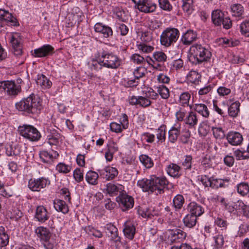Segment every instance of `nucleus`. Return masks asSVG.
Listing matches in <instances>:
<instances>
[{
    "instance_id": "nucleus-1",
    "label": "nucleus",
    "mask_w": 249,
    "mask_h": 249,
    "mask_svg": "<svg viewBox=\"0 0 249 249\" xmlns=\"http://www.w3.org/2000/svg\"><path fill=\"white\" fill-rule=\"evenodd\" d=\"M15 107L22 114L32 117L37 116L43 109L41 99L34 93L17 102Z\"/></svg>"
},
{
    "instance_id": "nucleus-2",
    "label": "nucleus",
    "mask_w": 249,
    "mask_h": 249,
    "mask_svg": "<svg viewBox=\"0 0 249 249\" xmlns=\"http://www.w3.org/2000/svg\"><path fill=\"white\" fill-rule=\"evenodd\" d=\"M180 36V32L178 28L169 27L165 29L160 36V44L168 48L173 46L178 41Z\"/></svg>"
},
{
    "instance_id": "nucleus-3",
    "label": "nucleus",
    "mask_w": 249,
    "mask_h": 249,
    "mask_svg": "<svg viewBox=\"0 0 249 249\" xmlns=\"http://www.w3.org/2000/svg\"><path fill=\"white\" fill-rule=\"evenodd\" d=\"M190 50L193 53V56L196 63L198 64L208 62L211 58V51L209 49L203 47L201 44H195L193 45L190 48Z\"/></svg>"
},
{
    "instance_id": "nucleus-4",
    "label": "nucleus",
    "mask_w": 249,
    "mask_h": 249,
    "mask_svg": "<svg viewBox=\"0 0 249 249\" xmlns=\"http://www.w3.org/2000/svg\"><path fill=\"white\" fill-rule=\"evenodd\" d=\"M19 134L24 138L31 142H37L41 138V134L34 126L23 124L18 128Z\"/></svg>"
},
{
    "instance_id": "nucleus-5",
    "label": "nucleus",
    "mask_w": 249,
    "mask_h": 249,
    "mask_svg": "<svg viewBox=\"0 0 249 249\" xmlns=\"http://www.w3.org/2000/svg\"><path fill=\"white\" fill-rule=\"evenodd\" d=\"M21 89L19 85L16 84L12 81H3L0 82V92H4L7 95L16 97L21 91Z\"/></svg>"
},
{
    "instance_id": "nucleus-6",
    "label": "nucleus",
    "mask_w": 249,
    "mask_h": 249,
    "mask_svg": "<svg viewBox=\"0 0 249 249\" xmlns=\"http://www.w3.org/2000/svg\"><path fill=\"white\" fill-rule=\"evenodd\" d=\"M152 193L156 195L163 194L164 192V189L168 184V181L164 177H157L152 176Z\"/></svg>"
},
{
    "instance_id": "nucleus-7",
    "label": "nucleus",
    "mask_w": 249,
    "mask_h": 249,
    "mask_svg": "<svg viewBox=\"0 0 249 249\" xmlns=\"http://www.w3.org/2000/svg\"><path fill=\"white\" fill-rule=\"evenodd\" d=\"M50 184L48 178L41 177L38 178H31L28 181V188L34 192H39L41 189L45 188Z\"/></svg>"
},
{
    "instance_id": "nucleus-8",
    "label": "nucleus",
    "mask_w": 249,
    "mask_h": 249,
    "mask_svg": "<svg viewBox=\"0 0 249 249\" xmlns=\"http://www.w3.org/2000/svg\"><path fill=\"white\" fill-rule=\"evenodd\" d=\"M200 181L205 187H210L213 189L225 187L224 180L215 178L213 177L209 178L206 175L201 177Z\"/></svg>"
},
{
    "instance_id": "nucleus-9",
    "label": "nucleus",
    "mask_w": 249,
    "mask_h": 249,
    "mask_svg": "<svg viewBox=\"0 0 249 249\" xmlns=\"http://www.w3.org/2000/svg\"><path fill=\"white\" fill-rule=\"evenodd\" d=\"M116 201L123 208V210H127L133 207L134 198L125 192L116 197Z\"/></svg>"
},
{
    "instance_id": "nucleus-10",
    "label": "nucleus",
    "mask_w": 249,
    "mask_h": 249,
    "mask_svg": "<svg viewBox=\"0 0 249 249\" xmlns=\"http://www.w3.org/2000/svg\"><path fill=\"white\" fill-rule=\"evenodd\" d=\"M21 37L18 33H13L10 37V42L16 55H21L22 53V45Z\"/></svg>"
},
{
    "instance_id": "nucleus-11",
    "label": "nucleus",
    "mask_w": 249,
    "mask_h": 249,
    "mask_svg": "<svg viewBox=\"0 0 249 249\" xmlns=\"http://www.w3.org/2000/svg\"><path fill=\"white\" fill-rule=\"evenodd\" d=\"M134 7L140 12L147 14L155 12L157 5L152 0H142L137 5H134Z\"/></svg>"
},
{
    "instance_id": "nucleus-12",
    "label": "nucleus",
    "mask_w": 249,
    "mask_h": 249,
    "mask_svg": "<svg viewBox=\"0 0 249 249\" xmlns=\"http://www.w3.org/2000/svg\"><path fill=\"white\" fill-rule=\"evenodd\" d=\"M197 36L198 35L196 31L192 29H188L182 34L180 42L185 46H189L196 41L198 38Z\"/></svg>"
},
{
    "instance_id": "nucleus-13",
    "label": "nucleus",
    "mask_w": 249,
    "mask_h": 249,
    "mask_svg": "<svg viewBox=\"0 0 249 249\" xmlns=\"http://www.w3.org/2000/svg\"><path fill=\"white\" fill-rule=\"evenodd\" d=\"M128 102L129 104L132 106H139L143 108L149 107L152 104V101L145 96H136L133 95L129 98Z\"/></svg>"
},
{
    "instance_id": "nucleus-14",
    "label": "nucleus",
    "mask_w": 249,
    "mask_h": 249,
    "mask_svg": "<svg viewBox=\"0 0 249 249\" xmlns=\"http://www.w3.org/2000/svg\"><path fill=\"white\" fill-rule=\"evenodd\" d=\"M226 140L232 146L240 145L243 141V135L239 132L230 131L226 134Z\"/></svg>"
},
{
    "instance_id": "nucleus-15",
    "label": "nucleus",
    "mask_w": 249,
    "mask_h": 249,
    "mask_svg": "<svg viewBox=\"0 0 249 249\" xmlns=\"http://www.w3.org/2000/svg\"><path fill=\"white\" fill-rule=\"evenodd\" d=\"M59 156L58 153L54 150L50 151L42 150L39 153V157L41 161L48 164H52L54 160L57 159Z\"/></svg>"
},
{
    "instance_id": "nucleus-16",
    "label": "nucleus",
    "mask_w": 249,
    "mask_h": 249,
    "mask_svg": "<svg viewBox=\"0 0 249 249\" xmlns=\"http://www.w3.org/2000/svg\"><path fill=\"white\" fill-rule=\"evenodd\" d=\"M50 218V214L47 209L43 205L37 206L36 207L34 218L36 221L41 223H44Z\"/></svg>"
},
{
    "instance_id": "nucleus-17",
    "label": "nucleus",
    "mask_w": 249,
    "mask_h": 249,
    "mask_svg": "<svg viewBox=\"0 0 249 249\" xmlns=\"http://www.w3.org/2000/svg\"><path fill=\"white\" fill-rule=\"evenodd\" d=\"M34 56L44 57L52 55L54 52V48L50 44H45L34 50Z\"/></svg>"
},
{
    "instance_id": "nucleus-18",
    "label": "nucleus",
    "mask_w": 249,
    "mask_h": 249,
    "mask_svg": "<svg viewBox=\"0 0 249 249\" xmlns=\"http://www.w3.org/2000/svg\"><path fill=\"white\" fill-rule=\"evenodd\" d=\"M187 210L190 213L198 217L205 212V208L199 203L192 201L187 206Z\"/></svg>"
},
{
    "instance_id": "nucleus-19",
    "label": "nucleus",
    "mask_w": 249,
    "mask_h": 249,
    "mask_svg": "<svg viewBox=\"0 0 249 249\" xmlns=\"http://www.w3.org/2000/svg\"><path fill=\"white\" fill-rule=\"evenodd\" d=\"M121 244V238L118 236L117 228L110 223V245L118 249Z\"/></svg>"
},
{
    "instance_id": "nucleus-20",
    "label": "nucleus",
    "mask_w": 249,
    "mask_h": 249,
    "mask_svg": "<svg viewBox=\"0 0 249 249\" xmlns=\"http://www.w3.org/2000/svg\"><path fill=\"white\" fill-rule=\"evenodd\" d=\"M123 232L124 236L129 240H132L136 233L134 224L130 220L126 221L124 225Z\"/></svg>"
},
{
    "instance_id": "nucleus-21",
    "label": "nucleus",
    "mask_w": 249,
    "mask_h": 249,
    "mask_svg": "<svg viewBox=\"0 0 249 249\" xmlns=\"http://www.w3.org/2000/svg\"><path fill=\"white\" fill-rule=\"evenodd\" d=\"M191 98V94L189 91H184L180 93L178 100V104L182 107H189L192 108L193 105L190 104Z\"/></svg>"
},
{
    "instance_id": "nucleus-22",
    "label": "nucleus",
    "mask_w": 249,
    "mask_h": 249,
    "mask_svg": "<svg viewBox=\"0 0 249 249\" xmlns=\"http://www.w3.org/2000/svg\"><path fill=\"white\" fill-rule=\"evenodd\" d=\"M35 233L37 237L39 238L41 242L50 240L51 236L50 230L48 228L43 226L37 227L35 230Z\"/></svg>"
},
{
    "instance_id": "nucleus-23",
    "label": "nucleus",
    "mask_w": 249,
    "mask_h": 249,
    "mask_svg": "<svg viewBox=\"0 0 249 249\" xmlns=\"http://www.w3.org/2000/svg\"><path fill=\"white\" fill-rule=\"evenodd\" d=\"M152 179L151 176L149 179L146 178L140 179L137 181V184L138 187L141 188L143 192L152 193Z\"/></svg>"
},
{
    "instance_id": "nucleus-24",
    "label": "nucleus",
    "mask_w": 249,
    "mask_h": 249,
    "mask_svg": "<svg viewBox=\"0 0 249 249\" xmlns=\"http://www.w3.org/2000/svg\"><path fill=\"white\" fill-rule=\"evenodd\" d=\"M193 109L204 118H208L210 112L207 106L202 103L195 104L193 105Z\"/></svg>"
},
{
    "instance_id": "nucleus-25",
    "label": "nucleus",
    "mask_w": 249,
    "mask_h": 249,
    "mask_svg": "<svg viewBox=\"0 0 249 249\" xmlns=\"http://www.w3.org/2000/svg\"><path fill=\"white\" fill-rule=\"evenodd\" d=\"M211 17L213 23L216 26H221L224 18L223 12L220 9L214 10L212 12Z\"/></svg>"
},
{
    "instance_id": "nucleus-26",
    "label": "nucleus",
    "mask_w": 249,
    "mask_h": 249,
    "mask_svg": "<svg viewBox=\"0 0 249 249\" xmlns=\"http://www.w3.org/2000/svg\"><path fill=\"white\" fill-rule=\"evenodd\" d=\"M181 167L176 163H170L166 168L167 174L174 178H179L181 176Z\"/></svg>"
},
{
    "instance_id": "nucleus-27",
    "label": "nucleus",
    "mask_w": 249,
    "mask_h": 249,
    "mask_svg": "<svg viewBox=\"0 0 249 249\" xmlns=\"http://www.w3.org/2000/svg\"><path fill=\"white\" fill-rule=\"evenodd\" d=\"M53 204L54 208L57 212H61L64 214L68 213L69 207L64 200L55 199L53 201Z\"/></svg>"
},
{
    "instance_id": "nucleus-28",
    "label": "nucleus",
    "mask_w": 249,
    "mask_h": 249,
    "mask_svg": "<svg viewBox=\"0 0 249 249\" xmlns=\"http://www.w3.org/2000/svg\"><path fill=\"white\" fill-rule=\"evenodd\" d=\"M198 116L195 112L190 111L184 119L185 123L190 128H195L198 123Z\"/></svg>"
},
{
    "instance_id": "nucleus-29",
    "label": "nucleus",
    "mask_w": 249,
    "mask_h": 249,
    "mask_svg": "<svg viewBox=\"0 0 249 249\" xmlns=\"http://www.w3.org/2000/svg\"><path fill=\"white\" fill-rule=\"evenodd\" d=\"M109 58V54H106L103 55L99 59L98 61H95L93 60L92 61L91 66L95 70L98 69L99 66V69H101L102 67H105L106 68H109V63L107 59Z\"/></svg>"
},
{
    "instance_id": "nucleus-30",
    "label": "nucleus",
    "mask_w": 249,
    "mask_h": 249,
    "mask_svg": "<svg viewBox=\"0 0 249 249\" xmlns=\"http://www.w3.org/2000/svg\"><path fill=\"white\" fill-rule=\"evenodd\" d=\"M230 9L232 17L239 18H243L244 14V8L241 4H232L231 5Z\"/></svg>"
},
{
    "instance_id": "nucleus-31",
    "label": "nucleus",
    "mask_w": 249,
    "mask_h": 249,
    "mask_svg": "<svg viewBox=\"0 0 249 249\" xmlns=\"http://www.w3.org/2000/svg\"><path fill=\"white\" fill-rule=\"evenodd\" d=\"M36 83L44 89H49L52 85V82L43 74L37 75Z\"/></svg>"
},
{
    "instance_id": "nucleus-32",
    "label": "nucleus",
    "mask_w": 249,
    "mask_h": 249,
    "mask_svg": "<svg viewBox=\"0 0 249 249\" xmlns=\"http://www.w3.org/2000/svg\"><path fill=\"white\" fill-rule=\"evenodd\" d=\"M197 219L196 216L189 213L183 218V222L186 227L193 228L196 224Z\"/></svg>"
},
{
    "instance_id": "nucleus-33",
    "label": "nucleus",
    "mask_w": 249,
    "mask_h": 249,
    "mask_svg": "<svg viewBox=\"0 0 249 249\" xmlns=\"http://www.w3.org/2000/svg\"><path fill=\"white\" fill-rule=\"evenodd\" d=\"M9 242V236L5 228L0 226V247H5Z\"/></svg>"
},
{
    "instance_id": "nucleus-34",
    "label": "nucleus",
    "mask_w": 249,
    "mask_h": 249,
    "mask_svg": "<svg viewBox=\"0 0 249 249\" xmlns=\"http://www.w3.org/2000/svg\"><path fill=\"white\" fill-rule=\"evenodd\" d=\"M48 142L50 145H56L58 144L61 138V135L56 130H50V134L48 136Z\"/></svg>"
},
{
    "instance_id": "nucleus-35",
    "label": "nucleus",
    "mask_w": 249,
    "mask_h": 249,
    "mask_svg": "<svg viewBox=\"0 0 249 249\" xmlns=\"http://www.w3.org/2000/svg\"><path fill=\"white\" fill-rule=\"evenodd\" d=\"M201 75L196 71H191L187 75V80L191 83L198 85L201 81Z\"/></svg>"
},
{
    "instance_id": "nucleus-36",
    "label": "nucleus",
    "mask_w": 249,
    "mask_h": 249,
    "mask_svg": "<svg viewBox=\"0 0 249 249\" xmlns=\"http://www.w3.org/2000/svg\"><path fill=\"white\" fill-rule=\"evenodd\" d=\"M156 137L158 140V143H162L166 140V127L165 125H160L158 129H156Z\"/></svg>"
},
{
    "instance_id": "nucleus-37",
    "label": "nucleus",
    "mask_w": 249,
    "mask_h": 249,
    "mask_svg": "<svg viewBox=\"0 0 249 249\" xmlns=\"http://www.w3.org/2000/svg\"><path fill=\"white\" fill-rule=\"evenodd\" d=\"M240 103L238 101L232 103L228 107L229 115L231 117H236L240 111Z\"/></svg>"
},
{
    "instance_id": "nucleus-38",
    "label": "nucleus",
    "mask_w": 249,
    "mask_h": 249,
    "mask_svg": "<svg viewBox=\"0 0 249 249\" xmlns=\"http://www.w3.org/2000/svg\"><path fill=\"white\" fill-rule=\"evenodd\" d=\"M141 163L147 169H150L154 166V161L152 159L146 154H142L139 156Z\"/></svg>"
},
{
    "instance_id": "nucleus-39",
    "label": "nucleus",
    "mask_w": 249,
    "mask_h": 249,
    "mask_svg": "<svg viewBox=\"0 0 249 249\" xmlns=\"http://www.w3.org/2000/svg\"><path fill=\"white\" fill-rule=\"evenodd\" d=\"M124 191V187L120 184H114L110 183V196H119L120 194H123Z\"/></svg>"
},
{
    "instance_id": "nucleus-40",
    "label": "nucleus",
    "mask_w": 249,
    "mask_h": 249,
    "mask_svg": "<svg viewBox=\"0 0 249 249\" xmlns=\"http://www.w3.org/2000/svg\"><path fill=\"white\" fill-rule=\"evenodd\" d=\"M99 175L97 173L89 170L86 175V181L91 185H96L98 183V178Z\"/></svg>"
},
{
    "instance_id": "nucleus-41",
    "label": "nucleus",
    "mask_w": 249,
    "mask_h": 249,
    "mask_svg": "<svg viewBox=\"0 0 249 249\" xmlns=\"http://www.w3.org/2000/svg\"><path fill=\"white\" fill-rule=\"evenodd\" d=\"M184 202L185 199L183 196L182 195L178 194L173 198V206L176 211L180 210L183 207Z\"/></svg>"
},
{
    "instance_id": "nucleus-42",
    "label": "nucleus",
    "mask_w": 249,
    "mask_h": 249,
    "mask_svg": "<svg viewBox=\"0 0 249 249\" xmlns=\"http://www.w3.org/2000/svg\"><path fill=\"white\" fill-rule=\"evenodd\" d=\"M95 32L102 34L101 38H107L109 36V27L105 26L102 23H97L94 26Z\"/></svg>"
},
{
    "instance_id": "nucleus-43",
    "label": "nucleus",
    "mask_w": 249,
    "mask_h": 249,
    "mask_svg": "<svg viewBox=\"0 0 249 249\" xmlns=\"http://www.w3.org/2000/svg\"><path fill=\"white\" fill-rule=\"evenodd\" d=\"M113 18L117 21L125 22L126 20L124 11L119 7H116L113 10Z\"/></svg>"
},
{
    "instance_id": "nucleus-44",
    "label": "nucleus",
    "mask_w": 249,
    "mask_h": 249,
    "mask_svg": "<svg viewBox=\"0 0 249 249\" xmlns=\"http://www.w3.org/2000/svg\"><path fill=\"white\" fill-rule=\"evenodd\" d=\"M71 170L72 167L71 165L66 164L62 162L58 163L55 167V170L59 174H67L69 173Z\"/></svg>"
},
{
    "instance_id": "nucleus-45",
    "label": "nucleus",
    "mask_w": 249,
    "mask_h": 249,
    "mask_svg": "<svg viewBox=\"0 0 249 249\" xmlns=\"http://www.w3.org/2000/svg\"><path fill=\"white\" fill-rule=\"evenodd\" d=\"M193 157L191 155H186L183 158L181 165L185 171L191 170L192 167Z\"/></svg>"
},
{
    "instance_id": "nucleus-46",
    "label": "nucleus",
    "mask_w": 249,
    "mask_h": 249,
    "mask_svg": "<svg viewBox=\"0 0 249 249\" xmlns=\"http://www.w3.org/2000/svg\"><path fill=\"white\" fill-rule=\"evenodd\" d=\"M191 135L190 131L188 129L185 128L181 130V133L179 136V140L183 144H188L190 142Z\"/></svg>"
},
{
    "instance_id": "nucleus-47",
    "label": "nucleus",
    "mask_w": 249,
    "mask_h": 249,
    "mask_svg": "<svg viewBox=\"0 0 249 249\" xmlns=\"http://www.w3.org/2000/svg\"><path fill=\"white\" fill-rule=\"evenodd\" d=\"M237 193L241 196H244L249 193V185L248 183L242 182L236 185Z\"/></svg>"
},
{
    "instance_id": "nucleus-48",
    "label": "nucleus",
    "mask_w": 249,
    "mask_h": 249,
    "mask_svg": "<svg viewBox=\"0 0 249 249\" xmlns=\"http://www.w3.org/2000/svg\"><path fill=\"white\" fill-rule=\"evenodd\" d=\"M157 91L159 96L160 95L163 99H167L170 97V91L169 89L163 85L157 87Z\"/></svg>"
},
{
    "instance_id": "nucleus-49",
    "label": "nucleus",
    "mask_w": 249,
    "mask_h": 249,
    "mask_svg": "<svg viewBox=\"0 0 249 249\" xmlns=\"http://www.w3.org/2000/svg\"><path fill=\"white\" fill-rule=\"evenodd\" d=\"M212 131L213 137L217 140H222L225 137L226 138V135L225 134V131L222 127L217 126H213L212 127Z\"/></svg>"
},
{
    "instance_id": "nucleus-50",
    "label": "nucleus",
    "mask_w": 249,
    "mask_h": 249,
    "mask_svg": "<svg viewBox=\"0 0 249 249\" xmlns=\"http://www.w3.org/2000/svg\"><path fill=\"white\" fill-rule=\"evenodd\" d=\"M153 60L158 63H164L167 60L166 54L162 51H157L153 53Z\"/></svg>"
},
{
    "instance_id": "nucleus-51",
    "label": "nucleus",
    "mask_w": 249,
    "mask_h": 249,
    "mask_svg": "<svg viewBox=\"0 0 249 249\" xmlns=\"http://www.w3.org/2000/svg\"><path fill=\"white\" fill-rule=\"evenodd\" d=\"M240 32L242 35L249 37V19H246L240 24Z\"/></svg>"
},
{
    "instance_id": "nucleus-52",
    "label": "nucleus",
    "mask_w": 249,
    "mask_h": 249,
    "mask_svg": "<svg viewBox=\"0 0 249 249\" xmlns=\"http://www.w3.org/2000/svg\"><path fill=\"white\" fill-rule=\"evenodd\" d=\"M121 63L122 59L118 56H110V68L117 69L120 66Z\"/></svg>"
},
{
    "instance_id": "nucleus-53",
    "label": "nucleus",
    "mask_w": 249,
    "mask_h": 249,
    "mask_svg": "<svg viewBox=\"0 0 249 249\" xmlns=\"http://www.w3.org/2000/svg\"><path fill=\"white\" fill-rule=\"evenodd\" d=\"M172 236V237L174 238L173 240L174 241L179 240V241H182L186 238V233L180 229H177L173 231Z\"/></svg>"
},
{
    "instance_id": "nucleus-54",
    "label": "nucleus",
    "mask_w": 249,
    "mask_h": 249,
    "mask_svg": "<svg viewBox=\"0 0 249 249\" xmlns=\"http://www.w3.org/2000/svg\"><path fill=\"white\" fill-rule=\"evenodd\" d=\"M187 115V111L184 107H179L178 109L176 112L175 116L178 121H184L185 117Z\"/></svg>"
},
{
    "instance_id": "nucleus-55",
    "label": "nucleus",
    "mask_w": 249,
    "mask_h": 249,
    "mask_svg": "<svg viewBox=\"0 0 249 249\" xmlns=\"http://www.w3.org/2000/svg\"><path fill=\"white\" fill-rule=\"evenodd\" d=\"M146 69L143 67H138L134 70L133 73L135 78L139 80L141 78L145 76L146 73Z\"/></svg>"
},
{
    "instance_id": "nucleus-56",
    "label": "nucleus",
    "mask_w": 249,
    "mask_h": 249,
    "mask_svg": "<svg viewBox=\"0 0 249 249\" xmlns=\"http://www.w3.org/2000/svg\"><path fill=\"white\" fill-rule=\"evenodd\" d=\"M246 153L247 152L245 151H241L239 149H237L233 152V154L237 160H248L249 159V155L246 154Z\"/></svg>"
},
{
    "instance_id": "nucleus-57",
    "label": "nucleus",
    "mask_w": 249,
    "mask_h": 249,
    "mask_svg": "<svg viewBox=\"0 0 249 249\" xmlns=\"http://www.w3.org/2000/svg\"><path fill=\"white\" fill-rule=\"evenodd\" d=\"M123 85L125 88H136L139 84V81L136 78L133 79H124L122 82Z\"/></svg>"
},
{
    "instance_id": "nucleus-58",
    "label": "nucleus",
    "mask_w": 249,
    "mask_h": 249,
    "mask_svg": "<svg viewBox=\"0 0 249 249\" xmlns=\"http://www.w3.org/2000/svg\"><path fill=\"white\" fill-rule=\"evenodd\" d=\"M214 86L212 84H207L203 88H200L198 91V94L200 97L208 94L211 92Z\"/></svg>"
},
{
    "instance_id": "nucleus-59",
    "label": "nucleus",
    "mask_w": 249,
    "mask_h": 249,
    "mask_svg": "<svg viewBox=\"0 0 249 249\" xmlns=\"http://www.w3.org/2000/svg\"><path fill=\"white\" fill-rule=\"evenodd\" d=\"M160 7L163 10L171 11L173 9V6L170 3L169 0H159Z\"/></svg>"
},
{
    "instance_id": "nucleus-60",
    "label": "nucleus",
    "mask_w": 249,
    "mask_h": 249,
    "mask_svg": "<svg viewBox=\"0 0 249 249\" xmlns=\"http://www.w3.org/2000/svg\"><path fill=\"white\" fill-rule=\"evenodd\" d=\"M130 60L137 65H143L145 63V59L138 53L133 54L130 57Z\"/></svg>"
},
{
    "instance_id": "nucleus-61",
    "label": "nucleus",
    "mask_w": 249,
    "mask_h": 249,
    "mask_svg": "<svg viewBox=\"0 0 249 249\" xmlns=\"http://www.w3.org/2000/svg\"><path fill=\"white\" fill-rule=\"evenodd\" d=\"M229 61L232 64H242L245 59L238 55L231 54L228 56Z\"/></svg>"
},
{
    "instance_id": "nucleus-62",
    "label": "nucleus",
    "mask_w": 249,
    "mask_h": 249,
    "mask_svg": "<svg viewBox=\"0 0 249 249\" xmlns=\"http://www.w3.org/2000/svg\"><path fill=\"white\" fill-rule=\"evenodd\" d=\"M141 138L146 142L151 143L155 141V136L153 134L146 132L142 134Z\"/></svg>"
},
{
    "instance_id": "nucleus-63",
    "label": "nucleus",
    "mask_w": 249,
    "mask_h": 249,
    "mask_svg": "<svg viewBox=\"0 0 249 249\" xmlns=\"http://www.w3.org/2000/svg\"><path fill=\"white\" fill-rule=\"evenodd\" d=\"M138 214L143 218L149 219V207L139 206L137 210Z\"/></svg>"
},
{
    "instance_id": "nucleus-64",
    "label": "nucleus",
    "mask_w": 249,
    "mask_h": 249,
    "mask_svg": "<svg viewBox=\"0 0 249 249\" xmlns=\"http://www.w3.org/2000/svg\"><path fill=\"white\" fill-rule=\"evenodd\" d=\"M172 67L176 71L182 70L184 67L183 61L181 58L174 60L172 63Z\"/></svg>"
}]
</instances>
